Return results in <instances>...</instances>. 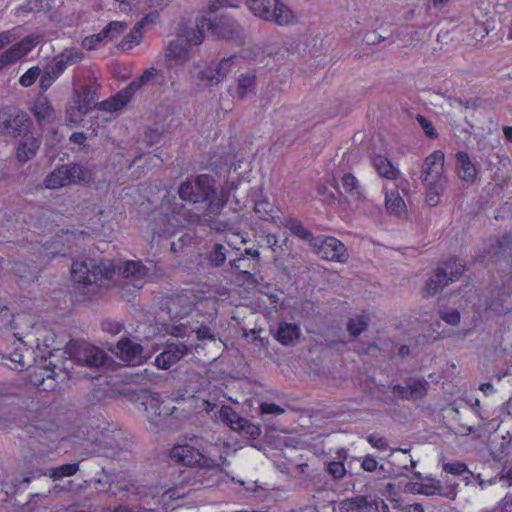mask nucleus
Masks as SVG:
<instances>
[{
  "label": "nucleus",
  "instance_id": "obj_47",
  "mask_svg": "<svg viewBox=\"0 0 512 512\" xmlns=\"http://www.w3.org/2000/svg\"><path fill=\"white\" fill-rule=\"evenodd\" d=\"M19 36L20 35L17 33V28L0 32V49L14 42L19 38Z\"/></svg>",
  "mask_w": 512,
  "mask_h": 512
},
{
  "label": "nucleus",
  "instance_id": "obj_29",
  "mask_svg": "<svg viewBox=\"0 0 512 512\" xmlns=\"http://www.w3.org/2000/svg\"><path fill=\"white\" fill-rule=\"evenodd\" d=\"M19 121L8 108H0V133L14 135L18 131Z\"/></svg>",
  "mask_w": 512,
  "mask_h": 512
},
{
  "label": "nucleus",
  "instance_id": "obj_5",
  "mask_svg": "<svg viewBox=\"0 0 512 512\" xmlns=\"http://www.w3.org/2000/svg\"><path fill=\"white\" fill-rule=\"evenodd\" d=\"M235 56L222 58L218 62L195 63L191 70V76L197 85L208 88L221 83L232 71Z\"/></svg>",
  "mask_w": 512,
  "mask_h": 512
},
{
  "label": "nucleus",
  "instance_id": "obj_25",
  "mask_svg": "<svg viewBox=\"0 0 512 512\" xmlns=\"http://www.w3.org/2000/svg\"><path fill=\"white\" fill-rule=\"evenodd\" d=\"M208 17H201L197 19L196 28L189 29L185 31L183 35V39L185 43L190 47V45H200L204 40V31H208Z\"/></svg>",
  "mask_w": 512,
  "mask_h": 512
},
{
  "label": "nucleus",
  "instance_id": "obj_54",
  "mask_svg": "<svg viewBox=\"0 0 512 512\" xmlns=\"http://www.w3.org/2000/svg\"><path fill=\"white\" fill-rule=\"evenodd\" d=\"M101 327L103 331L108 332L112 335L119 334L123 329V325L121 323L113 320H104L101 323Z\"/></svg>",
  "mask_w": 512,
  "mask_h": 512
},
{
  "label": "nucleus",
  "instance_id": "obj_26",
  "mask_svg": "<svg viewBox=\"0 0 512 512\" xmlns=\"http://www.w3.org/2000/svg\"><path fill=\"white\" fill-rule=\"evenodd\" d=\"M281 224L287 228L294 236L309 242L310 244L313 243L314 239L316 237L313 236V234L306 229L302 222L296 218L293 217H286L283 219Z\"/></svg>",
  "mask_w": 512,
  "mask_h": 512
},
{
  "label": "nucleus",
  "instance_id": "obj_43",
  "mask_svg": "<svg viewBox=\"0 0 512 512\" xmlns=\"http://www.w3.org/2000/svg\"><path fill=\"white\" fill-rule=\"evenodd\" d=\"M60 76L49 66L44 67L40 74L39 87L42 91H47Z\"/></svg>",
  "mask_w": 512,
  "mask_h": 512
},
{
  "label": "nucleus",
  "instance_id": "obj_28",
  "mask_svg": "<svg viewBox=\"0 0 512 512\" xmlns=\"http://www.w3.org/2000/svg\"><path fill=\"white\" fill-rule=\"evenodd\" d=\"M133 94L127 86L124 90L117 93L116 96L103 101L101 105L106 111H118L129 102Z\"/></svg>",
  "mask_w": 512,
  "mask_h": 512
},
{
  "label": "nucleus",
  "instance_id": "obj_53",
  "mask_svg": "<svg viewBox=\"0 0 512 512\" xmlns=\"http://www.w3.org/2000/svg\"><path fill=\"white\" fill-rule=\"evenodd\" d=\"M106 40L104 36L101 35V31L97 34L88 36L83 39L82 46L87 50H93L96 48L98 43Z\"/></svg>",
  "mask_w": 512,
  "mask_h": 512
},
{
  "label": "nucleus",
  "instance_id": "obj_44",
  "mask_svg": "<svg viewBox=\"0 0 512 512\" xmlns=\"http://www.w3.org/2000/svg\"><path fill=\"white\" fill-rule=\"evenodd\" d=\"M368 323L364 316H358L349 320L347 324V330L353 336L360 335L366 330Z\"/></svg>",
  "mask_w": 512,
  "mask_h": 512
},
{
  "label": "nucleus",
  "instance_id": "obj_10",
  "mask_svg": "<svg viewBox=\"0 0 512 512\" xmlns=\"http://www.w3.org/2000/svg\"><path fill=\"white\" fill-rule=\"evenodd\" d=\"M311 246L321 259L338 263H345L349 259L345 245L335 237L318 236Z\"/></svg>",
  "mask_w": 512,
  "mask_h": 512
},
{
  "label": "nucleus",
  "instance_id": "obj_14",
  "mask_svg": "<svg viewBox=\"0 0 512 512\" xmlns=\"http://www.w3.org/2000/svg\"><path fill=\"white\" fill-rule=\"evenodd\" d=\"M209 204L204 214L198 215L193 214L190 216V223L192 224H206L210 228L215 229L217 231H222L226 228V225L218 220L212 218V215H219L227 202V197L224 194V190L221 191L220 197L215 199L210 198Z\"/></svg>",
  "mask_w": 512,
  "mask_h": 512
},
{
  "label": "nucleus",
  "instance_id": "obj_21",
  "mask_svg": "<svg viewBox=\"0 0 512 512\" xmlns=\"http://www.w3.org/2000/svg\"><path fill=\"white\" fill-rule=\"evenodd\" d=\"M300 328L295 323L281 322L275 334L276 340L284 346L294 345L300 336Z\"/></svg>",
  "mask_w": 512,
  "mask_h": 512
},
{
  "label": "nucleus",
  "instance_id": "obj_1",
  "mask_svg": "<svg viewBox=\"0 0 512 512\" xmlns=\"http://www.w3.org/2000/svg\"><path fill=\"white\" fill-rule=\"evenodd\" d=\"M204 444L205 442L201 437L193 436L188 442L173 446L170 457L178 464L187 467H198L204 473H209V477L201 480V483L210 486L216 481L212 479L213 476H218L221 468L219 462L206 453Z\"/></svg>",
  "mask_w": 512,
  "mask_h": 512
},
{
  "label": "nucleus",
  "instance_id": "obj_48",
  "mask_svg": "<svg viewBox=\"0 0 512 512\" xmlns=\"http://www.w3.org/2000/svg\"><path fill=\"white\" fill-rule=\"evenodd\" d=\"M327 470L334 479H341L346 473L344 464L338 461L328 463Z\"/></svg>",
  "mask_w": 512,
  "mask_h": 512
},
{
  "label": "nucleus",
  "instance_id": "obj_64",
  "mask_svg": "<svg viewBox=\"0 0 512 512\" xmlns=\"http://www.w3.org/2000/svg\"><path fill=\"white\" fill-rule=\"evenodd\" d=\"M227 5V0H211L209 4V11L216 12L219 8Z\"/></svg>",
  "mask_w": 512,
  "mask_h": 512
},
{
  "label": "nucleus",
  "instance_id": "obj_52",
  "mask_svg": "<svg viewBox=\"0 0 512 512\" xmlns=\"http://www.w3.org/2000/svg\"><path fill=\"white\" fill-rule=\"evenodd\" d=\"M366 439L369 444L380 451H386L388 449V442L384 437L378 436L377 434H370Z\"/></svg>",
  "mask_w": 512,
  "mask_h": 512
},
{
  "label": "nucleus",
  "instance_id": "obj_17",
  "mask_svg": "<svg viewBox=\"0 0 512 512\" xmlns=\"http://www.w3.org/2000/svg\"><path fill=\"white\" fill-rule=\"evenodd\" d=\"M164 57L169 68L182 65L191 58L190 48L182 37H177L167 45Z\"/></svg>",
  "mask_w": 512,
  "mask_h": 512
},
{
  "label": "nucleus",
  "instance_id": "obj_34",
  "mask_svg": "<svg viewBox=\"0 0 512 512\" xmlns=\"http://www.w3.org/2000/svg\"><path fill=\"white\" fill-rule=\"evenodd\" d=\"M228 250L227 248L220 244V243H215L209 254H208V262L211 266L213 267H220L222 266L225 261H226V254H227Z\"/></svg>",
  "mask_w": 512,
  "mask_h": 512
},
{
  "label": "nucleus",
  "instance_id": "obj_60",
  "mask_svg": "<svg viewBox=\"0 0 512 512\" xmlns=\"http://www.w3.org/2000/svg\"><path fill=\"white\" fill-rule=\"evenodd\" d=\"M155 493L158 495H162V493L157 489H149L147 493L141 496L140 498V508L146 507H153L154 506V500L151 499V494Z\"/></svg>",
  "mask_w": 512,
  "mask_h": 512
},
{
  "label": "nucleus",
  "instance_id": "obj_6",
  "mask_svg": "<svg viewBox=\"0 0 512 512\" xmlns=\"http://www.w3.org/2000/svg\"><path fill=\"white\" fill-rule=\"evenodd\" d=\"M464 270L465 265L462 260L451 259L444 262L428 279L424 289V296H435L450 283L457 281L463 274Z\"/></svg>",
  "mask_w": 512,
  "mask_h": 512
},
{
  "label": "nucleus",
  "instance_id": "obj_32",
  "mask_svg": "<svg viewBox=\"0 0 512 512\" xmlns=\"http://www.w3.org/2000/svg\"><path fill=\"white\" fill-rule=\"evenodd\" d=\"M218 419L229 426L232 430H236V426L240 424V420H243L231 406H222L218 412Z\"/></svg>",
  "mask_w": 512,
  "mask_h": 512
},
{
  "label": "nucleus",
  "instance_id": "obj_62",
  "mask_svg": "<svg viewBox=\"0 0 512 512\" xmlns=\"http://www.w3.org/2000/svg\"><path fill=\"white\" fill-rule=\"evenodd\" d=\"M392 393L393 395L395 396H399L401 399H404V400H411L410 399V396H409V392H408V387L407 385L405 386H402V385H394L392 387Z\"/></svg>",
  "mask_w": 512,
  "mask_h": 512
},
{
  "label": "nucleus",
  "instance_id": "obj_57",
  "mask_svg": "<svg viewBox=\"0 0 512 512\" xmlns=\"http://www.w3.org/2000/svg\"><path fill=\"white\" fill-rule=\"evenodd\" d=\"M261 412L264 414H275L280 415L285 412V410L280 407L279 405H276L274 403H262L260 406Z\"/></svg>",
  "mask_w": 512,
  "mask_h": 512
},
{
  "label": "nucleus",
  "instance_id": "obj_42",
  "mask_svg": "<svg viewBox=\"0 0 512 512\" xmlns=\"http://www.w3.org/2000/svg\"><path fill=\"white\" fill-rule=\"evenodd\" d=\"M78 471V464L72 463V464H64L58 467H55L52 469L50 473V478H52L54 481L59 480L63 477H68L74 475Z\"/></svg>",
  "mask_w": 512,
  "mask_h": 512
},
{
  "label": "nucleus",
  "instance_id": "obj_2",
  "mask_svg": "<svg viewBox=\"0 0 512 512\" xmlns=\"http://www.w3.org/2000/svg\"><path fill=\"white\" fill-rule=\"evenodd\" d=\"M445 156L440 150L428 155L421 167V180L426 190L425 202L430 207L439 204L440 198L448 187V177L444 171Z\"/></svg>",
  "mask_w": 512,
  "mask_h": 512
},
{
  "label": "nucleus",
  "instance_id": "obj_12",
  "mask_svg": "<svg viewBox=\"0 0 512 512\" xmlns=\"http://www.w3.org/2000/svg\"><path fill=\"white\" fill-rule=\"evenodd\" d=\"M43 37L40 34H30L24 37L21 41L13 44L7 50L0 54V71L6 66L16 63L28 55L35 46H37Z\"/></svg>",
  "mask_w": 512,
  "mask_h": 512
},
{
  "label": "nucleus",
  "instance_id": "obj_51",
  "mask_svg": "<svg viewBox=\"0 0 512 512\" xmlns=\"http://www.w3.org/2000/svg\"><path fill=\"white\" fill-rule=\"evenodd\" d=\"M22 343L20 342L19 343V347L15 348V350L13 352H11L9 354V359L10 361L15 364V369L19 368V369H23L25 367V362H24V359H23V354H22Z\"/></svg>",
  "mask_w": 512,
  "mask_h": 512
},
{
  "label": "nucleus",
  "instance_id": "obj_31",
  "mask_svg": "<svg viewBox=\"0 0 512 512\" xmlns=\"http://www.w3.org/2000/svg\"><path fill=\"white\" fill-rule=\"evenodd\" d=\"M175 497V491L173 490H167L162 492V495H158L155 493L151 494V499L154 500V506L153 507H146L140 508L142 512H161V510H164L167 503L172 500Z\"/></svg>",
  "mask_w": 512,
  "mask_h": 512
},
{
  "label": "nucleus",
  "instance_id": "obj_41",
  "mask_svg": "<svg viewBox=\"0 0 512 512\" xmlns=\"http://www.w3.org/2000/svg\"><path fill=\"white\" fill-rule=\"evenodd\" d=\"M415 490L419 494L426 496L442 495V486L440 481L433 480L430 483H416Z\"/></svg>",
  "mask_w": 512,
  "mask_h": 512
},
{
  "label": "nucleus",
  "instance_id": "obj_13",
  "mask_svg": "<svg viewBox=\"0 0 512 512\" xmlns=\"http://www.w3.org/2000/svg\"><path fill=\"white\" fill-rule=\"evenodd\" d=\"M191 348V344L179 339L167 341L163 351L157 355L155 365L159 369L167 370L187 355Z\"/></svg>",
  "mask_w": 512,
  "mask_h": 512
},
{
  "label": "nucleus",
  "instance_id": "obj_19",
  "mask_svg": "<svg viewBox=\"0 0 512 512\" xmlns=\"http://www.w3.org/2000/svg\"><path fill=\"white\" fill-rule=\"evenodd\" d=\"M456 171L463 181L473 183L477 177V169L466 152L456 154Z\"/></svg>",
  "mask_w": 512,
  "mask_h": 512
},
{
  "label": "nucleus",
  "instance_id": "obj_39",
  "mask_svg": "<svg viewBox=\"0 0 512 512\" xmlns=\"http://www.w3.org/2000/svg\"><path fill=\"white\" fill-rule=\"evenodd\" d=\"M128 25L123 21H112L101 30V35L106 40H113L127 29Z\"/></svg>",
  "mask_w": 512,
  "mask_h": 512
},
{
  "label": "nucleus",
  "instance_id": "obj_22",
  "mask_svg": "<svg viewBox=\"0 0 512 512\" xmlns=\"http://www.w3.org/2000/svg\"><path fill=\"white\" fill-rule=\"evenodd\" d=\"M341 181L345 193L350 197L351 200L356 202H364V189L359 180L353 174L345 173Z\"/></svg>",
  "mask_w": 512,
  "mask_h": 512
},
{
  "label": "nucleus",
  "instance_id": "obj_58",
  "mask_svg": "<svg viewBox=\"0 0 512 512\" xmlns=\"http://www.w3.org/2000/svg\"><path fill=\"white\" fill-rule=\"evenodd\" d=\"M317 192L320 196H322L324 202L331 204L336 200L334 194L329 191L328 187L324 184H319L317 186Z\"/></svg>",
  "mask_w": 512,
  "mask_h": 512
},
{
  "label": "nucleus",
  "instance_id": "obj_38",
  "mask_svg": "<svg viewBox=\"0 0 512 512\" xmlns=\"http://www.w3.org/2000/svg\"><path fill=\"white\" fill-rule=\"evenodd\" d=\"M255 87V75L246 73L241 74L238 78L237 95L240 99H244L248 92L252 91Z\"/></svg>",
  "mask_w": 512,
  "mask_h": 512
},
{
  "label": "nucleus",
  "instance_id": "obj_27",
  "mask_svg": "<svg viewBox=\"0 0 512 512\" xmlns=\"http://www.w3.org/2000/svg\"><path fill=\"white\" fill-rule=\"evenodd\" d=\"M373 166L377 173L386 179L395 180L399 175V170L393 166L390 160L382 155H376L372 159Z\"/></svg>",
  "mask_w": 512,
  "mask_h": 512
},
{
  "label": "nucleus",
  "instance_id": "obj_35",
  "mask_svg": "<svg viewBox=\"0 0 512 512\" xmlns=\"http://www.w3.org/2000/svg\"><path fill=\"white\" fill-rule=\"evenodd\" d=\"M160 76V71L154 67L146 69L136 80L132 81L128 88L135 93L140 87L150 83L152 80Z\"/></svg>",
  "mask_w": 512,
  "mask_h": 512
},
{
  "label": "nucleus",
  "instance_id": "obj_49",
  "mask_svg": "<svg viewBox=\"0 0 512 512\" xmlns=\"http://www.w3.org/2000/svg\"><path fill=\"white\" fill-rule=\"evenodd\" d=\"M195 332L197 339L200 341L209 340L215 342L217 340L216 334L208 326L201 325L195 330Z\"/></svg>",
  "mask_w": 512,
  "mask_h": 512
},
{
  "label": "nucleus",
  "instance_id": "obj_59",
  "mask_svg": "<svg viewBox=\"0 0 512 512\" xmlns=\"http://www.w3.org/2000/svg\"><path fill=\"white\" fill-rule=\"evenodd\" d=\"M378 463L372 455H366L361 462V467L367 472H373L377 469Z\"/></svg>",
  "mask_w": 512,
  "mask_h": 512
},
{
  "label": "nucleus",
  "instance_id": "obj_56",
  "mask_svg": "<svg viewBox=\"0 0 512 512\" xmlns=\"http://www.w3.org/2000/svg\"><path fill=\"white\" fill-rule=\"evenodd\" d=\"M441 318L449 325H457L460 322V313L456 309H451L441 313Z\"/></svg>",
  "mask_w": 512,
  "mask_h": 512
},
{
  "label": "nucleus",
  "instance_id": "obj_50",
  "mask_svg": "<svg viewBox=\"0 0 512 512\" xmlns=\"http://www.w3.org/2000/svg\"><path fill=\"white\" fill-rule=\"evenodd\" d=\"M416 119H417L419 125L421 126V128L423 129V131L425 132V134L429 138H431V139L437 138L438 134H437L435 128L433 127L432 123L429 120H427L422 115H418Z\"/></svg>",
  "mask_w": 512,
  "mask_h": 512
},
{
  "label": "nucleus",
  "instance_id": "obj_40",
  "mask_svg": "<svg viewBox=\"0 0 512 512\" xmlns=\"http://www.w3.org/2000/svg\"><path fill=\"white\" fill-rule=\"evenodd\" d=\"M385 206L390 213L399 215L404 210L405 203L398 194L391 193L386 195Z\"/></svg>",
  "mask_w": 512,
  "mask_h": 512
},
{
  "label": "nucleus",
  "instance_id": "obj_9",
  "mask_svg": "<svg viewBox=\"0 0 512 512\" xmlns=\"http://www.w3.org/2000/svg\"><path fill=\"white\" fill-rule=\"evenodd\" d=\"M208 31L219 39L243 42V28L236 19L228 14L215 15L208 17Z\"/></svg>",
  "mask_w": 512,
  "mask_h": 512
},
{
  "label": "nucleus",
  "instance_id": "obj_11",
  "mask_svg": "<svg viewBox=\"0 0 512 512\" xmlns=\"http://www.w3.org/2000/svg\"><path fill=\"white\" fill-rule=\"evenodd\" d=\"M68 352L76 363L87 367H100L107 360V354L102 349L85 342L70 343Z\"/></svg>",
  "mask_w": 512,
  "mask_h": 512
},
{
  "label": "nucleus",
  "instance_id": "obj_7",
  "mask_svg": "<svg viewBox=\"0 0 512 512\" xmlns=\"http://www.w3.org/2000/svg\"><path fill=\"white\" fill-rule=\"evenodd\" d=\"M91 172L80 164L60 165L49 173L45 180V187L51 190L60 189L70 184L89 182Z\"/></svg>",
  "mask_w": 512,
  "mask_h": 512
},
{
  "label": "nucleus",
  "instance_id": "obj_18",
  "mask_svg": "<svg viewBox=\"0 0 512 512\" xmlns=\"http://www.w3.org/2000/svg\"><path fill=\"white\" fill-rule=\"evenodd\" d=\"M141 353V345L134 343L127 338L120 340L117 344L116 354L127 365L140 364L142 360Z\"/></svg>",
  "mask_w": 512,
  "mask_h": 512
},
{
  "label": "nucleus",
  "instance_id": "obj_4",
  "mask_svg": "<svg viewBox=\"0 0 512 512\" xmlns=\"http://www.w3.org/2000/svg\"><path fill=\"white\" fill-rule=\"evenodd\" d=\"M114 270V266L108 260L97 261L95 259L85 258L73 262L71 276L75 283L88 286L102 279H111Z\"/></svg>",
  "mask_w": 512,
  "mask_h": 512
},
{
  "label": "nucleus",
  "instance_id": "obj_55",
  "mask_svg": "<svg viewBox=\"0 0 512 512\" xmlns=\"http://www.w3.org/2000/svg\"><path fill=\"white\" fill-rule=\"evenodd\" d=\"M443 470L452 475H461L466 472L467 466L464 463L456 462V463H445L443 465Z\"/></svg>",
  "mask_w": 512,
  "mask_h": 512
},
{
  "label": "nucleus",
  "instance_id": "obj_8",
  "mask_svg": "<svg viewBox=\"0 0 512 512\" xmlns=\"http://www.w3.org/2000/svg\"><path fill=\"white\" fill-rule=\"evenodd\" d=\"M215 181L213 177L203 174L194 180H186L179 189V197L191 203H202L208 201L215 195Z\"/></svg>",
  "mask_w": 512,
  "mask_h": 512
},
{
  "label": "nucleus",
  "instance_id": "obj_3",
  "mask_svg": "<svg viewBox=\"0 0 512 512\" xmlns=\"http://www.w3.org/2000/svg\"><path fill=\"white\" fill-rule=\"evenodd\" d=\"M247 6L256 17L278 26H292L298 23L294 11L280 0H247Z\"/></svg>",
  "mask_w": 512,
  "mask_h": 512
},
{
  "label": "nucleus",
  "instance_id": "obj_20",
  "mask_svg": "<svg viewBox=\"0 0 512 512\" xmlns=\"http://www.w3.org/2000/svg\"><path fill=\"white\" fill-rule=\"evenodd\" d=\"M356 505L359 512H388V506L383 499H371L360 497L355 502L343 503V509L349 510L350 507Z\"/></svg>",
  "mask_w": 512,
  "mask_h": 512
},
{
  "label": "nucleus",
  "instance_id": "obj_36",
  "mask_svg": "<svg viewBox=\"0 0 512 512\" xmlns=\"http://www.w3.org/2000/svg\"><path fill=\"white\" fill-rule=\"evenodd\" d=\"M236 432H238L241 436L246 437L248 439H257L261 434V429L259 426L250 422L248 419L243 418L240 420V424L236 426Z\"/></svg>",
  "mask_w": 512,
  "mask_h": 512
},
{
  "label": "nucleus",
  "instance_id": "obj_37",
  "mask_svg": "<svg viewBox=\"0 0 512 512\" xmlns=\"http://www.w3.org/2000/svg\"><path fill=\"white\" fill-rule=\"evenodd\" d=\"M142 36L143 30L135 24L131 31L122 39L119 46L123 50H129L140 43Z\"/></svg>",
  "mask_w": 512,
  "mask_h": 512
},
{
  "label": "nucleus",
  "instance_id": "obj_63",
  "mask_svg": "<svg viewBox=\"0 0 512 512\" xmlns=\"http://www.w3.org/2000/svg\"><path fill=\"white\" fill-rule=\"evenodd\" d=\"M364 40L369 45H375L381 41H384L385 38L377 34L376 32H369L365 35Z\"/></svg>",
  "mask_w": 512,
  "mask_h": 512
},
{
  "label": "nucleus",
  "instance_id": "obj_23",
  "mask_svg": "<svg viewBox=\"0 0 512 512\" xmlns=\"http://www.w3.org/2000/svg\"><path fill=\"white\" fill-rule=\"evenodd\" d=\"M40 146V140L33 135H25L17 149V158L21 162H26L31 159L37 152Z\"/></svg>",
  "mask_w": 512,
  "mask_h": 512
},
{
  "label": "nucleus",
  "instance_id": "obj_33",
  "mask_svg": "<svg viewBox=\"0 0 512 512\" xmlns=\"http://www.w3.org/2000/svg\"><path fill=\"white\" fill-rule=\"evenodd\" d=\"M255 213L263 220L276 223L274 205L266 199H260L254 204Z\"/></svg>",
  "mask_w": 512,
  "mask_h": 512
},
{
  "label": "nucleus",
  "instance_id": "obj_24",
  "mask_svg": "<svg viewBox=\"0 0 512 512\" xmlns=\"http://www.w3.org/2000/svg\"><path fill=\"white\" fill-rule=\"evenodd\" d=\"M32 112L39 122H51L54 119V108L48 98L43 95L34 101Z\"/></svg>",
  "mask_w": 512,
  "mask_h": 512
},
{
  "label": "nucleus",
  "instance_id": "obj_16",
  "mask_svg": "<svg viewBox=\"0 0 512 512\" xmlns=\"http://www.w3.org/2000/svg\"><path fill=\"white\" fill-rule=\"evenodd\" d=\"M84 53L81 49L76 47H68L63 49L59 54L55 55L49 66L61 76L65 70L73 65L83 61Z\"/></svg>",
  "mask_w": 512,
  "mask_h": 512
},
{
  "label": "nucleus",
  "instance_id": "obj_30",
  "mask_svg": "<svg viewBox=\"0 0 512 512\" xmlns=\"http://www.w3.org/2000/svg\"><path fill=\"white\" fill-rule=\"evenodd\" d=\"M411 400H419L426 396L429 386L428 381L420 378H409L406 381Z\"/></svg>",
  "mask_w": 512,
  "mask_h": 512
},
{
  "label": "nucleus",
  "instance_id": "obj_46",
  "mask_svg": "<svg viewBox=\"0 0 512 512\" xmlns=\"http://www.w3.org/2000/svg\"><path fill=\"white\" fill-rule=\"evenodd\" d=\"M179 302L180 299H171L167 303V313L171 319H180L188 312V309H178Z\"/></svg>",
  "mask_w": 512,
  "mask_h": 512
},
{
  "label": "nucleus",
  "instance_id": "obj_15",
  "mask_svg": "<svg viewBox=\"0 0 512 512\" xmlns=\"http://www.w3.org/2000/svg\"><path fill=\"white\" fill-rule=\"evenodd\" d=\"M125 282L124 286L131 285L136 289H141L148 276V268L141 261H126L119 267Z\"/></svg>",
  "mask_w": 512,
  "mask_h": 512
},
{
  "label": "nucleus",
  "instance_id": "obj_45",
  "mask_svg": "<svg viewBox=\"0 0 512 512\" xmlns=\"http://www.w3.org/2000/svg\"><path fill=\"white\" fill-rule=\"evenodd\" d=\"M41 74V69L38 66H33L29 68L20 78H19V84L22 87H30L32 86L37 78Z\"/></svg>",
  "mask_w": 512,
  "mask_h": 512
},
{
  "label": "nucleus",
  "instance_id": "obj_61",
  "mask_svg": "<svg viewBox=\"0 0 512 512\" xmlns=\"http://www.w3.org/2000/svg\"><path fill=\"white\" fill-rule=\"evenodd\" d=\"M158 19V13L152 12L147 15H145L140 21L136 23L137 26H139L142 30L149 25H153L156 23Z\"/></svg>",
  "mask_w": 512,
  "mask_h": 512
}]
</instances>
